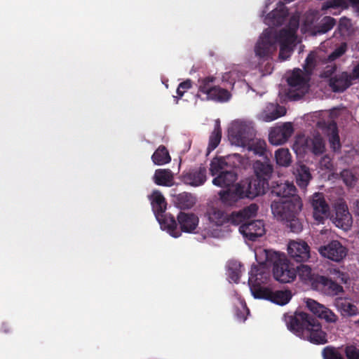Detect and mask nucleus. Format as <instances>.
Returning a JSON list of instances; mask_svg holds the SVG:
<instances>
[{
	"label": "nucleus",
	"instance_id": "1",
	"mask_svg": "<svg viewBox=\"0 0 359 359\" xmlns=\"http://www.w3.org/2000/svg\"><path fill=\"white\" fill-rule=\"evenodd\" d=\"M286 325L291 332L302 339L316 345L327 343V333L323 330L318 320L305 312L285 315Z\"/></svg>",
	"mask_w": 359,
	"mask_h": 359
},
{
	"label": "nucleus",
	"instance_id": "2",
	"mask_svg": "<svg viewBox=\"0 0 359 359\" xmlns=\"http://www.w3.org/2000/svg\"><path fill=\"white\" fill-rule=\"evenodd\" d=\"M248 283L252 295L256 299L269 300L278 305L284 306L292 299L290 290H275L262 286L270 277L269 272L264 271L257 266H253L249 273Z\"/></svg>",
	"mask_w": 359,
	"mask_h": 359
},
{
	"label": "nucleus",
	"instance_id": "3",
	"mask_svg": "<svg viewBox=\"0 0 359 359\" xmlns=\"http://www.w3.org/2000/svg\"><path fill=\"white\" fill-rule=\"evenodd\" d=\"M303 203L299 196H293L288 201H273L271 212L290 231L299 233L303 230V219L300 217Z\"/></svg>",
	"mask_w": 359,
	"mask_h": 359
},
{
	"label": "nucleus",
	"instance_id": "4",
	"mask_svg": "<svg viewBox=\"0 0 359 359\" xmlns=\"http://www.w3.org/2000/svg\"><path fill=\"white\" fill-rule=\"evenodd\" d=\"M253 170L255 177H247L244 180L250 182L252 189L256 188L258 196L264 194L269 188V180L273 173V166L271 163L270 159L266 156L264 161L257 160L254 162Z\"/></svg>",
	"mask_w": 359,
	"mask_h": 359
},
{
	"label": "nucleus",
	"instance_id": "5",
	"mask_svg": "<svg viewBox=\"0 0 359 359\" xmlns=\"http://www.w3.org/2000/svg\"><path fill=\"white\" fill-rule=\"evenodd\" d=\"M250 184V182L242 180L232 188L220 191L219 195L222 203L225 206H233L241 199H253L258 196L256 188L252 189Z\"/></svg>",
	"mask_w": 359,
	"mask_h": 359
},
{
	"label": "nucleus",
	"instance_id": "6",
	"mask_svg": "<svg viewBox=\"0 0 359 359\" xmlns=\"http://www.w3.org/2000/svg\"><path fill=\"white\" fill-rule=\"evenodd\" d=\"M229 139L232 144L245 147L249 141L256 136L255 128L245 122H236L229 130Z\"/></svg>",
	"mask_w": 359,
	"mask_h": 359
},
{
	"label": "nucleus",
	"instance_id": "7",
	"mask_svg": "<svg viewBox=\"0 0 359 359\" xmlns=\"http://www.w3.org/2000/svg\"><path fill=\"white\" fill-rule=\"evenodd\" d=\"M276 255V259L273 262V273L274 278L280 283H290L297 276L295 266L283 255Z\"/></svg>",
	"mask_w": 359,
	"mask_h": 359
},
{
	"label": "nucleus",
	"instance_id": "8",
	"mask_svg": "<svg viewBox=\"0 0 359 359\" xmlns=\"http://www.w3.org/2000/svg\"><path fill=\"white\" fill-rule=\"evenodd\" d=\"M276 50V37L271 29H265L255 46V55L261 60H268Z\"/></svg>",
	"mask_w": 359,
	"mask_h": 359
},
{
	"label": "nucleus",
	"instance_id": "9",
	"mask_svg": "<svg viewBox=\"0 0 359 359\" xmlns=\"http://www.w3.org/2000/svg\"><path fill=\"white\" fill-rule=\"evenodd\" d=\"M219 162L212 161L210 164V173L212 175L218 174L212 180L213 184L220 187H227L232 185L238 178V175L233 170H223L220 169Z\"/></svg>",
	"mask_w": 359,
	"mask_h": 359
},
{
	"label": "nucleus",
	"instance_id": "10",
	"mask_svg": "<svg viewBox=\"0 0 359 359\" xmlns=\"http://www.w3.org/2000/svg\"><path fill=\"white\" fill-rule=\"evenodd\" d=\"M312 288L328 296H336L344 292L341 285L325 276L316 277L313 280Z\"/></svg>",
	"mask_w": 359,
	"mask_h": 359
},
{
	"label": "nucleus",
	"instance_id": "11",
	"mask_svg": "<svg viewBox=\"0 0 359 359\" xmlns=\"http://www.w3.org/2000/svg\"><path fill=\"white\" fill-rule=\"evenodd\" d=\"M318 252L323 257L339 262L345 258L348 250L339 241L334 240L327 245L319 247Z\"/></svg>",
	"mask_w": 359,
	"mask_h": 359
},
{
	"label": "nucleus",
	"instance_id": "12",
	"mask_svg": "<svg viewBox=\"0 0 359 359\" xmlns=\"http://www.w3.org/2000/svg\"><path fill=\"white\" fill-rule=\"evenodd\" d=\"M311 206L313 208V217L319 223H323L325 219L330 216V206L327 203L323 194L315 193L311 199Z\"/></svg>",
	"mask_w": 359,
	"mask_h": 359
},
{
	"label": "nucleus",
	"instance_id": "13",
	"mask_svg": "<svg viewBox=\"0 0 359 359\" xmlns=\"http://www.w3.org/2000/svg\"><path fill=\"white\" fill-rule=\"evenodd\" d=\"M335 215L333 222L335 225L344 230L348 229L353 223L352 216L345 202L339 201L335 203Z\"/></svg>",
	"mask_w": 359,
	"mask_h": 359
},
{
	"label": "nucleus",
	"instance_id": "14",
	"mask_svg": "<svg viewBox=\"0 0 359 359\" xmlns=\"http://www.w3.org/2000/svg\"><path fill=\"white\" fill-rule=\"evenodd\" d=\"M240 233L250 241H255L265 233L262 220H253L242 224L239 227Z\"/></svg>",
	"mask_w": 359,
	"mask_h": 359
},
{
	"label": "nucleus",
	"instance_id": "15",
	"mask_svg": "<svg viewBox=\"0 0 359 359\" xmlns=\"http://www.w3.org/2000/svg\"><path fill=\"white\" fill-rule=\"evenodd\" d=\"M287 83L290 87L294 90H301V93L294 94L289 93L290 97L294 100L300 99L307 87V81L304 76V72L300 69H294L291 75L287 79Z\"/></svg>",
	"mask_w": 359,
	"mask_h": 359
},
{
	"label": "nucleus",
	"instance_id": "16",
	"mask_svg": "<svg viewBox=\"0 0 359 359\" xmlns=\"http://www.w3.org/2000/svg\"><path fill=\"white\" fill-rule=\"evenodd\" d=\"M288 254L297 262H306L310 257V248L305 241H291Z\"/></svg>",
	"mask_w": 359,
	"mask_h": 359
},
{
	"label": "nucleus",
	"instance_id": "17",
	"mask_svg": "<svg viewBox=\"0 0 359 359\" xmlns=\"http://www.w3.org/2000/svg\"><path fill=\"white\" fill-rule=\"evenodd\" d=\"M297 189L292 183L285 182H273L271 187V194L279 197L278 200L273 201H288L293 196H299L296 194Z\"/></svg>",
	"mask_w": 359,
	"mask_h": 359
},
{
	"label": "nucleus",
	"instance_id": "18",
	"mask_svg": "<svg viewBox=\"0 0 359 359\" xmlns=\"http://www.w3.org/2000/svg\"><path fill=\"white\" fill-rule=\"evenodd\" d=\"M258 211V205L255 203H252L250 205L240 210L231 212V215L227 216V221L232 224L238 225L241 223L247 222V220L255 217Z\"/></svg>",
	"mask_w": 359,
	"mask_h": 359
},
{
	"label": "nucleus",
	"instance_id": "19",
	"mask_svg": "<svg viewBox=\"0 0 359 359\" xmlns=\"http://www.w3.org/2000/svg\"><path fill=\"white\" fill-rule=\"evenodd\" d=\"M302 147L305 152L310 151L316 156L321 155L325 151V141L318 133L305 138Z\"/></svg>",
	"mask_w": 359,
	"mask_h": 359
},
{
	"label": "nucleus",
	"instance_id": "20",
	"mask_svg": "<svg viewBox=\"0 0 359 359\" xmlns=\"http://www.w3.org/2000/svg\"><path fill=\"white\" fill-rule=\"evenodd\" d=\"M177 219L180 230L186 233L193 232L199 222L198 216L193 212H180Z\"/></svg>",
	"mask_w": 359,
	"mask_h": 359
},
{
	"label": "nucleus",
	"instance_id": "21",
	"mask_svg": "<svg viewBox=\"0 0 359 359\" xmlns=\"http://www.w3.org/2000/svg\"><path fill=\"white\" fill-rule=\"evenodd\" d=\"M351 74L346 72L335 74L329 79V86L335 93L344 92L352 84Z\"/></svg>",
	"mask_w": 359,
	"mask_h": 359
},
{
	"label": "nucleus",
	"instance_id": "22",
	"mask_svg": "<svg viewBox=\"0 0 359 359\" xmlns=\"http://www.w3.org/2000/svg\"><path fill=\"white\" fill-rule=\"evenodd\" d=\"M182 181L186 184L193 187H198L206 181V169L204 167L190 170L189 172L183 174Z\"/></svg>",
	"mask_w": 359,
	"mask_h": 359
},
{
	"label": "nucleus",
	"instance_id": "23",
	"mask_svg": "<svg viewBox=\"0 0 359 359\" xmlns=\"http://www.w3.org/2000/svg\"><path fill=\"white\" fill-rule=\"evenodd\" d=\"M288 15V11L285 6L279 2L278 6L268 13L265 18V22L274 26L281 25Z\"/></svg>",
	"mask_w": 359,
	"mask_h": 359
},
{
	"label": "nucleus",
	"instance_id": "24",
	"mask_svg": "<svg viewBox=\"0 0 359 359\" xmlns=\"http://www.w3.org/2000/svg\"><path fill=\"white\" fill-rule=\"evenodd\" d=\"M152 210L156 218H161L162 214L164 213L167 208V203L165 197L158 190L152 192L149 196Z\"/></svg>",
	"mask_w": 359,
	"mask_h": 359
},
{
	"label": "nucleus",
	"instance_id": "25",
	"mask_svg": "<svg viewBox=\"0 0 359 359\" xmlns=\"http://www.w3.org/2000/svg\"><path fill=\"white\" fill-rule=\"evenodd\" d=\"M173 202L180 210H189L196 204V198L191 193L182 192L173 196Z\"/></svg>",
	"mask_w": 359,
	"mask_h": 359
},
{
	"label": "nucleus",
	"instance_id": "26",
	"mask_svg": "<svg viewBox=\"0 0 359 359\" xmlns=\"http://www.w3.org/2000/svg\"><path fill=\"white\" fill-rule=\"evenodd\" d=\"M156 219L161 225L167 229L172 236L177 238L181 235L180 231L177 230V219L176 220L172 215L165 212L162 214L161 218Z\"/></svg>",
	"mask_w": 359,
	"mask_h": 359
},
{
	"label": "nucleus",
	"instance_id": "27",
	"mask_svg": "<svg viewBox=\"0 0 359 359\" xmlns=\"http://www.w3.org/2000/svg\"><path fill=\"white\" fill-rule=\"evenodd\" d=\"M205 216L209 222L216 226H222L227 221V215L219 208L209 205L205 212Z\"/></svg>",
	"mask_w": 359,
	"mask_h": 359
},
{
	"label": "nucleus",
	"instance_id": "28",
	"mask_svg": "<svg viewBox=\"0 0 359 359\" xmlns=\"http://www.w3.org/2000/svg\"><path fill=\"white\" fill-rule=\"evenodd\" d=\"M215 80L216 78L213 76L199 79L198 81V90L197 96L201 97V95H205V97H210L216 86L215 84Z\"/></svg>",
	"mask_w": 359,
	"mask_h": 359
},
{
	"label": "nucleus",
	"instance_id": "29",
	"mask_svg": "<svg viewBox=\"0 0 359 359\" xmlns=\"http://www.w3.org/2000/svg\"><path fill=\"white\" fill-rule=\"evenodd\" d=\"M294 29H290L287 28L281 29L278 34L274 32L276 37V44L279 43L280 45L285 44L292 46L296 39V33Z\"/></svg>",
	"mask_w": 359,
	"mask_h": 359
},
{
	"label": "nucleus",
	"instance_id": "30",
	"mask_svg": "<svg viewBox=\"0 0 359 359\" xmlns=\"http://www.w3.org/2000/svg\"><path fill=\"white\" fill-rule=\"evenodd\" d=\"M249 144L246 145L245 148H246L249 151H252L254 154L264 156H267L266 154V142L265 140L256 138L255 137L252 138L250 141H249Z\"/></svg>",
	"mask_w": 359,
	"mask_h": 359
},
{
	"label": "nucleus",
	"instance_id": "31",
	"mask_svg": "<svg viewBox=\"0 0 359 359\" xmlns=\"http://www.w3.org/2000/svg\"><path fill=\"white\" fill-rule=\"evenodd\" d=\"M172 180V175L168 169H158L154 176V182L159 186L170 187Z\"/></svg>",
	"mask_w": 359,
	"mask_h": 359
},
{
	"label": "nucleus",
	"instance_id": "32",
	"mask_svg": "<svg viewBox=\"0 0 359 359\" xmlns=\"http://www.w3.org/2000/svg\"><path fill=\"white\" fill-rule=\"evenodd\" d=\"M231 97V94L228 90L216 85L212 95L210 97H205V100L222 103L228 102Z\"/></svg>",
	"mask_w": 359,
	"mask_h": 359
},
{
	"label": "nucleus",
	"instance_id": "33",
	"mask_svg": "<svg viewBox=\"0 0 359 359\" xmlns=\"http://www.w3.org/2000/svg\"><path fill=\"white\" fill-rule=\"evenodd\" d=\"M311 180V174L309 168L306 165H302L297 168L296 182L299 187L305 189L308 186Z\"/></svg>",
	"mask_w": 359,
	"mask_h": 359
},
{
	"label": "nucleus",
	"instance_id": "34",
	"mask_svg": "<svg viewBox=\"0 0 359 359\" xmlns=\"http://www.w3.org/2000/svg\"><path fill=\"white\" fill-rule=\"evenodd\" d=\"M151 159L154 164L161 165L168 163L171 161V157L166 147L160 145L151 156Z\"/></svg>",
	"mask_w": 359,
	"mask_h": 359
},
{
	"label": "nucleus",
	"instance_id": "35",
	"mask_svg": "<svg viewBox=\"0 0 359 359\" xmlns=\"http://www.w3.org/2000/svg\"><path fill=\"white\" fill-rule=\"evenodd\" d=\"M337 306L341 314L344 317L356 316L358 313L357 306L346 299L337 301Z\"/></svg>",
	"mask_w": 359,
	"mask_h": 359
},
{
	"label": "nucleus",
	"instance_id": "36",
	"mask_svg": "<svg viewBox=\"0 0 359 359\" xmlns=\"http://www.w3.org/2000/svg\"><path fill=\"white\" fill-rule=\"evenodd\" d=\"M336 23L334 18L330 16L324 17L320 23L314 27V32L316 34H325L331 30Z\"/></svg>",
	"mask_w": 359,
	"mask_h": 359
},
{
	"label": "nucleus",
	"instance_id": "37",
	"mask_svg": "<svg viewBox=\"0 0 359 359\" xmlns=\"http://www.w3.org/2000/svg\"><path fill=\"white\" fill-rule=\"evenodd\" d=\"M275 158L280 166L287 167L292 162V156L288 149L280 148L276 151Z\"/></svg>",
	"mask_w": 359,
	"mask_h": 359
},
{
	"label": "nucleus",
	"instance_id": "38",
	"mask_svg": "<svg viewBox=\"0 0 359 359\" xmlns=\"http://www.w3.org/2000/svg\"><path fill=\"white\" fill-rule=\"evenodd\" d=\"M295 268L297 270V274L298 273L299 278L304 281L309 282L311 286L313 280L319 276L313 273L311 268L306 264H301Z\"/></svg>",
	"mask_w": 359,
	"mask_h": 359
},
{
	"label": "nucleus",
	"instance_id": "39",
	"mask_svg": "<svg viewBox=\"0 0 359 359\" xmlns=\"http://www.w3.org/2000/svg\"><path fill=\"white\" fill-rule=\"evenodd\" d=\"M222 139V129L220 127L219 121H217L214 130L212 132L209 137V144L208 149L211 151L216 149L220 143Z\"/></svg>",
	"mask_w": 359,
	"mask_h": 359
},
{
	"label": "nucleus",
	"instance_id": "40",
	"mask_svg": "<svg viewBox=\"0 0 359 359\" xmlns=\"http://www.w3.org/2000/svg\"><path fill=\"white\" fill-rule=\"evenodd\" d=\"M243 266L237 262L230 263L229 266V277L234 283H238L239 282L241 276V269Z\"/></svg>",
	"mask_w": 359,
	"mask_h": 359
},
{
	"label": "nucleus",
	"instance_id": "41",
	"mask_svg": "<svg viewBox=\"0 0 359 359\" xmlns=\"http://www.w3.org/2000/svg\"><path fill=\"white\" fill-rule=\"evenodd\" d=\"M323 359H344L339 350L333 346H328L322 351Z\"/></svg>",
	"mask_w": 359,
	"mask_h": 359
},
{
	"label": "nucleus",
	"instance_id": "42",
	"mask_svg": "<svg viewBox=\"0 0 359 359\" xmlns=\"http://www.w3.org/2000/svg\"><path fill=\"white\" fill-rule=\"evenodd\" d=\"M308 309L316 316L320 318L323 313L325 306L318 303L313 299H309L306 302Z\"/></svg>",
	"mask_w": 359,
	"mask_h": 359
},
{
	"label": "nucleus",
	"instance_id": "43",
	"mask_svg": "<svg viewBox=\"0 0 359 359\" xmlns=\"http://www.w3.org/2000/svg\"><path fill=\"white\" fill-rule=\"evenodd\" d=\"M281 133H282L280 127L275 128L274 129L271 130L269 133L270 142L276 145L285 143V141H283V137L282 136Z\"/></svg>",
	"mask_w": 359,
	"mask_h": 359
},
{
	"label": "nucleus",
	"instance_id": "44",
	"mask_svg": "<svg viewBox=\"0 0 359 359\" xmlns=\"http://www.w3.org/2000/svg\"><path fill=\"white\" fill-rule=\"evenodd\" d=\"M285 114V109L278 105L277 108L269 114H266L264 120L268 122L272 121L283 116Z\"/></svg>",
	"mask_w": 359,
	"mask_h": 359
},
{
	"label": "nucleus",
	"instance_id": "45",
	"mask_svg": "<svg viewBox=\"0 0 359 359\" xmlns=\"http://www.w3.org/2000/svg\"><path fill=\"white\" fill-rule=\"evenodd\" d=\"M337 65L334 63H331L330 65H327L324 69L321 72L320 76L323 79H329L335 74L337 71Z\"/></svg>",
	"mask_w": 359,
	"mask_h": 359
},
{
	"label": "nucleus",
	"instance_id": "46",
	"mask_svg": "<svg viewBox=\"0 0 359 359\" xmlns=\"http://www.w3.org/2000/svg\"><path fill=\"white\" fill-rule=\"evenodd\" d=\"M346 51V43H344L337 47L332 53L328 55L327 60L332 62L341 57Z\"/></svg>",
	"mask_w": 359,
	"mask_h": 359
},
{
	"label": "nucleus",
	"instance_id": "47",
	"mask_svg": "<svg viewBox=\"0 0 359 359\" xmlns=\"http://www.w3.org/2000/svg\"><path fill=\"white\" fill-rule=\"evenodd\" d=\"M329 142L330 144V147L333 150L336 151L337 149H339L341 148L339 136L338 135L337 129L332 130L329 139Z\"/></svg>",
	"mask_w": 359,
	"mask_h": 359
},
{
	"label": "nucleus",
	"instance_id": "48",
	"mask_svg": "<svg viewBox=\"0 0 359 359\" xmlns=\"http://www.w3.org/2000/svg\"><path fill=\"white\" fill-rule=\"evenodd\" d=\"M346 7V2L345 0H330L325 2L323 6V9L330 8H338Z\"/></svg>",
	"mask_w": 359,
	"mask_h": 359
},
{
	"label": "nucleus",
	"instance_id": "49",
	"mask_svg": "<svg viewBox=\"0 0 359 359\" xmlns=\"http://www.w3.org/2000/svg\"><path fill=\"white\" fill-rule=\"evenodd\" d=\"M192 86V82L190 79H187L186 81L180 83L177 89V94L179 98H182L184 95V93L190 89Z\"/></svg>",
	"mask_w": 359,
	"mask_h": 359
},
{
	"label": "nucleus",
	"instance_id": "50",
	"mask_svg": "<svg viewBox=\"0 0 359 359\" xmlns=\"http://www.w3.org/2000/svg\"><path fill=\"white\" fill-rule=\"evenodd\" d=\"M292 51V46L285 44L280 45L279 59L281 60H286L290 56Z\"/></svg>",
	"mask_w": 359,
	"mask_h": 359
},
{
	"label": "nucleus",
	"instance_id": "51",
	"mask_svg": "<svg viewBox=\"0 0 359 359\" xmlns=\"http://www.w3.org/2000/svg\"><path fill=\"white\" fill-rule=\"evenodd\" d=\"M320 318L325 320L327 323H336L338 320L337 316L325 306Z\"/></svg>",
	"mask_w": 359,
	"mask_h": 359
},
{
	"label": "nucleus",
	"instance_id": "52",
	"mask_svg": "<svg viewBox=\"0 0 359 359\" xmlns=\"http://www.w3.org/2000/svg\"><path fill=\"white\" fill-rule=\"evenodd\" d=\"M281 130V134L283 137V141H287L288 138L293 133V128L290 123H285L282 126L280 127Z\"/></svg>",
	"mask_w": 359,
	"mask_h": 359
},
{
	"label": "nucleus",
	"instance_id": "53",
	"mask_svg": "<svg viewBox=\"0 0 359 359\" xmlns=\"http://www.w3.org/2000/svg\"><path fill=\"white\" fill-rule=\"evenodd\" d=\"M345 354L347 359H359V349L355 346H347Z\"/></svg>",
	"mask_w": 359,
	"mask_h": 359
},
{
	"label": "nucleus",
	"instance_id": "54",
	"mask_svg": "<svg viewBox=\"0 0 359 359\" xmlns=\"http://www.w3.org/2000/svg\"><path fill=\"white\" fill-rule=\"evenodd\" d=\"M351 20L347 18H341L339 20V28L341 32H348L351 28Z\"/></svg>",
	"mask_w": 359,
	"mask_h": 359
},
{
	"label": "nucleus",
	"instance_id": "55",
	"mask_svg": "<svg viewBox=\"0 0 359 359\" xmlns=\"http://www.w3.org/2000/svg\"><path fill=\"white\" fill-rule=\"evenodd\" d=\"M320 165L328 170H332L333 168V163L330 157L325 156L320 161Z\"/></svg>",
	"mask_w": 359,
	"mask_h": 359
},
{
	"label": "nucleus",
	"instance_id": "56",
	"mask_svg": "<svg viewBox=\"0 0 359 359\" xmlns=\"http://www.w3.org/2000/svg\"><path fill=\"white\" fill-rule=\"evenodd\" d=\"M299 27V20L296 18L293 17L290 19L289 26L286 27L287 29H294V32H297V30Z\"/></svg>",
	"mask_w": 359,
	"mask_h": 359
},
{
	"label": "nucleus",
	"instance_id": "57",
	"mask_svg": "<svg viewBox=\"0 0 359 359\" xmlns=\"http://www.w3.org/2000/svg\"><path fill=\"white\" fill-rule=\"evenodd\" d=\"M351 76L352 80L359 79V62L358 64L354 67Z\"/></svg>",
	"mask_w": 359,
	"mask_h": 359
},
{
	"label": "nucleus",
	"instance_id": "58",
	"mask_svg": "<svg viewBox=\"0 0 359 359\" xmlns=\"http://www.w3.org/2000/svg\"><path fill=\"white\" fill-rule=\"evenodd\" d=\"M1 330L2 332L6 334L11 332V328L8 323H4L1 325Z\"/></svg>",
	"mask_w": 359,
	"mask_h": 359
},
{
	"label": "nucleus",
	"instance_id": "59",
	"mask_svg": "<svg viewBox=\"0 0 359 359\" xmlns=\"http://www.w3.org/2000/svg\"><path fill=\"white\" fill-rule=\"evenodd\" d=\"M306 64L307 66H312L314 63V57L309 54L306 58Z\"/></svg>",
	"mask_w": 359,
	"mask_h": 359
},
{
	"label": "nucleus",
	"instance_id": "60",
	"mask_svg": "<svg viewBox=\"0 0 359 359\" xmlns=\"http://www.w3.org/2000/svg\"><path fill=\"white\" fill-rule=\"evenodd\" d=\"M236 316H237L238 318L241 320L244 321L245 320V317L244 316L243 314L241 315V313H239L238 312H237Z\"/></svg>",
	"mask_w": 359,
	"mask_h": 359
},
{
	"label": "nucleus",
	"instance_id": "61",
	"mask_svg": "<svg viewBox=\"0 0 359 359\" xmlns=\"http://www.w3.org/2000/svg\"><path fill=\"white\" fill-rule=\"evenodd\" d=\"M355 208L358 216H359V200H358L355 203Z\"/></svg>",
	"mask_w": 359,
	"mask_h": 359
},
{
	"label": "nucleus",
	"instance_id": "62",
	"mask_svg": "<svg viewBox=\"0 0 359 359\" xmlns=\"http://www.w3.org/2000/svg\"><path fill=\"white\" fill-rule=\"evenodd\" d=\"M352 4L359 5V0H349Z\"/></svg>",
	"mask_w": 359,
	"mask_h": 359
}]
</instances>
